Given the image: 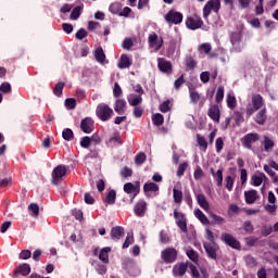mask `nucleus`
<instances>
[{"instance_id":"nucleus-5","label":"nucleus","mask_w":278,"mask_h":278,"mask_svg":"<svg viewBox=\"0 0 278 278\" xmlns=\"http://www.w3.org/2000/svg\"><path fill=\"white\" fill-rule=\"evenodd\" d=\"M213 12L218 14L220 12V0H208L203 8V18H207Z\"/></svg>"},{"instance_id":"nucleus-28","label":"nucleus","mask_w":278,"mask_h":278,"mask_svg":"<svg viewBox=\"0 0 278 278\" xmlns=\"http://www.w3.org/2000/svg\"><path fill=\"white\" fill-rule=\"evenodd\" d=\"M197 201H198L200 207H202V210H204L205 212H207V210H210V202H207V198H205V194L199 193L197 195Z\"/></svg>"},{"instance_id":"nucleus-18","label":"nucleus","mask_w":278,"mask_h":278,"mask_svg":"<svg viewBox=\"0 0 278 278\" xmlns=\"http://www.w3.org/2000/svg\"><path fill=\"white\" fill-rule=\"evenodd\" d=\"M134 212L139 218H142L147 214V201L143 199L139 200L135 204Z\"/></svg>"},{"instance_id":"nucleus-43","label":"nucleus","mask_w":278,"mask_h":278,"mask_svg":"<svg viewBox=\"0 0 278 278\" xmlns=\"http://www.w3.org/2000/svg\"><path fill=\"white\" fill-rule=\"evenodd\" d=\"M185 64L187 68H189L190 71H194V68H197V60H194V58L190 55L186 56Z\"/></svg>"},{"instance_id":"nucleus-55","label":"nucleus","mask_w":278,"mask_h":278,"mask_svg":"<svg viewBox=\"0 0 278 278\" xmlns=\"http://www.w3.org/2000/svg\"><path fill=\"white\" fill-rule=\"evenodd\" d=\"M160 112L166 114V112H170V100H166L159 106Z\"/></svg>"},{"instance_id":"nucleus-3","label":"nucleus","mask_w":278,"mask_h":278,"mask_svg":"<svg viewBox=\"0 0 278 278\" xmlns=\"http://www.w3.org/2000/svg\"><path fill=\"white\" fill-rule=\"evenodd\" d=\"M66 173H67V169L65 165H58L56 167H54V169L52 170L51 184L53 186H60L64 177H66Z\"/></svg>"},{"instance_id":"nucleus-17","label":"nucleus","mask_w":278,"mask_h":278,"mask_svg":"<svg viewBox=\"0 0 278 278\" xmlns=\"http://www.w3.org/2000/svg\"><path fill=\"white\" fill-rule=\"evenodd\" d=\"M207 116L211 121H214V123H220V106H218V104L211 105L207 111Z\"/></svg>"},{"instance_id":"nucleus-57","label":"nucleus","mask_w":278,"mask_h":278,"mask_svg":"<svg viewBox=\"0 0 278 278\" xmlns=\"http://www.w3.org/2000/svg\"><path fill=\"white\" fill-rule=\"evenodd\" d=\"M0 92L9 94V92H12V85H10V83H2L0 85Z\"/></svg>"},{"instance_id":"nucleus-31","label":"nucleus","mask_w":278,"mask_h":278,"mask_svg":"<svg viewBox=\"0 0 278 278\" xmlns=\"http://www.w3.org/2000/svg\"><path fill=\"white\" fill-rule=\"evenodd\" d=\"M199 53H204V55H208L210 58H213L214 54H212V45L211 43H201L198 48Z\"/></svg>"},{"instance_id":"nucleus-22","label":"nucleus","mask_w":278,"mask_h":278,"mask_svg":"<svg viewBox=\"0 0 278 278\" xmlns=\"http://www.w3.org/2000/svg\"><path fill=\"white\" fill-rule=\"evenodd\" d=\"M124 236H125V228L121 226H116L111 229L112 240H121Z\"/></svg>"},{"instance_id":"nucleus-12","label":"nucleus","mask_w":278,"mask_h":278,"mask_svg":"<svg viewBox=\"0 0 278 278\" xmlns=\"http://www.w3.org/2000/svg\"><path fill=\"white\" fill-rule=\"evenodd\" d=\"M220 240L231 249H240V241H238L233 235L224 232L220 236Z\"/></svg>"},{"instance_id":"nucleus-33","label":"nucleus","mask_w":278,"mask_h":278,"mask_svg":"<svg viewBox=\"0 0 278 278\" xmlns=\"http://www.w3.org/2000/svg\"><path fill=\"white\" fill-rule=\"evenodd\" d=\"M211 175H213L217 186L223 187V169L215 172L214 168H211Z\"/></svg>"},{"instance_id":"nucleus-62","label":"nucleus","mask_w":278,"mask_h":278,"mask_svg":"<svg viewBox=\"0 0 278 278\" xmlns=\"http://www.w3.org/2000/svg\"><path fill=\"white\" fill-rule=\"evenodd\" d=\"M188 169V163H182L178 166L177 169V177H184V173Z\"/></svg>"},{"instance_id":"nucleus-39","label":"nucleus","mask_w":278,"mask_h":278,"mask_svg":"<svg viewBox=\"0 0 278 278\" xmlns=\"http://www.w3.org/2000/svg\"><path fill=\"white\" fill-rule=\"evenodd\" d=\"M62 138L65 139L67 142H71V140H74L75 134L73 132V129H71V128L63 129Z\"/></svg>"},{"instance_id":"nucleus-38","label":"nucleus","mask_w":278,"mask_h":278,"mask_svg":"<svg viewBox=\"0 0 278 278\" xmlns=\"http://www.w3.org/2000/svg\"><path fill=\"white\" fill-rule=\"evenodd\" d=\"M173 198L175 203H177L178 205H181V201H184V192L179 189L174 188Z\"/></svg>"},{"instance_id":"nucleus-30","label":"nucleus","mask_w":278,"mask_h":278,"mask_svg":"<svg viewBox=\"0 0 278 278\" xmlns=\"http://www.w3.org/2000/svg\"><path fill=\"white\" fill-rule=\"evenodd\" d=\"M194 216L195 218H198V220H200L202 225H210V219L207 218L205 213H203V211H201L200 208H197L194 211Z\"/></svg>"},{"instance_id":"nucleus-27","label":"nucleus","mask_w":278,"mask_h":278,"mask_svg":"<svg viewBox=\"0 0 278 278\" xmlns=\"http://www.w3.org/2000/svg\"><path fill=\"white\" fill-rule=\"evenodd\" d=\"M157 66L160 71H173V64L164 58L157 60Z\"/></svg>"},{"instance_id":"nucleus-32","label":"nucleus","mask_w":278,"mask_h":278,"mask_svg":"<svg viewBox=\"0 0 278 278\" xmlns=\"http://www.w3.org/2000/svg\"><path fill=\"white\" fill-rule=\"evenodd\" d=\"M143 192L148 194V192H160V186L155 182H146L143 185Z\"/></svg>"},{"instance_id":"nucleus-2","label":"nucleus","mask_w":278,"mask_h":278,"mask_svg":"<svg viewBox=\"0 0 278 278\" xmlns=\"http://www.w3.org/2000/svg\"><path fill=\"white\" fill-rule=\"evenodd\" d=\"M96 115L102 121V123H106V121H110V118L114 116V110H112L110 105L101 103L96 109Z\"/></svg>"},{"instance_id":"nucleus-64","label":"nucleus","mask_w":278,"mask_h":278,"mask_svg":"<svg viewBox=\"0 0 278 278\" xmlns=\"http://www.w3.org/2000/svg\"><path fill=\"white\" fill-rule=\"evenodd\" d=\"M197 138H198L199 147H202L204 151H207V141L204 139V137H202L201 135H198Z\"/></svg>"},{"instance_id":"nucleus-59","label":"nucleus","mask_w":278,"mask_h":278,"mask_svg":"<svg viewBox=\"0 0 278 278\" xmlns=\"http://www.w3.org/2000/svg\"><path fill=\"white\" fill-rule=\"evenodd\" d=\"M253 224H251V220H247L243 223V230L245 233H253L254 231Z\"/></svg>"},{"instance_id":"nucleus-56","label":"nucleus","mask_w":278,"mask_h":278,"mask_svg":"<svg viewBox=\"0 0 278 278\" xmlns=\"http://www.w3.org/2000/svg\"><path fill=\"white\" fill-rule=\"evenodd\" d=\"M90 144H92V139H90V137L85 136V137L81 138L80 147L83 149H88L90 147Z\"/></svg>"},{"instance_id":"nucleus-50","label":"nucleus","mask_w":278,"mask_h":278,"mask_svg":"<svg viewBox=\"0 0 278 278\" xmlns=\"http://www.w3.org/2000/svg\"><path fill=\"white\" fill-rule=\"evenodd\" d=\"M134 242V232H128L122 249H129V245Z\"/></svg>"},{"instance_id":"nucleus-46","label":"nucleus","mask_w":278,"mask_h":278,"mask_svg":"<svg viewBox=\"0 0 278 278\" xmlns=\"http://www.w3.org/2000/svg\"><path fill=\"white\" fill-rule=\"evenodd\" d=\"M128 103L132 108H137L138 105H140V103H142V96H135L134 99L128 98Z\"/></svg>"},{"instance_id":"nucleus-48","label":"nucleus","mask_w":278,"mask_h":278,"mask_svg":"<svg viewBox=\"0 0 278 278\" xmlns=\"http://www.w3.org/2000/svg\"><path fill=\"white\" fill-rule=\"evenodd\" d=\"M84 38H88V30L85 29V28H80L75 34V39L76 40H84Z\"/></svg>"},{"instance_id":"nucleus-9","label":"nucleus","mask_w":278,"mask_h":278,"mask_svg":"<svg viewBox=\"0 0 278 278\" xmlns=\"http://www.w3.org/2000/svg\"><path fill=\"white\" fill-rule=\"evenodd\" d=\"M124 192H126V194H132L130 203H134V199H136L137 195L140 194V181H135V184L126 182L124 185Z\"/></svg>"},{"instance_id":"nucleus-60","label":"nucleus","mask_w":278,"mask_h":278,"mask_svg":"<svg viewBox=\"0 0 278 278\" xmlns=\"http://www.w3.org/2000/svg\"><path fill=\"white\" fill-rule=\"evenodd\" d=\"M28 210L29 212H33V216H38V214H40V206L36 203H30Z\"/></svg>"},{"instance_id":"nucleus-49","label":"nucleus","mask_w":278,"mask_h":278,"mask_svg":"<svg viewBox=\"0 0 278 278\" xmlns=\"http://www.w3.org/2000/svg\"><path fill=\"white\" fill-rule=\"evenodd\" d=\"M64 86H66V84L64 83H58L53 89V93L55 94V97H61L62 92L64 90Z\"/></svg>"},{"instance_id":"nucleus-19","label":"nucleus","mask_w":278,"mask_h":278,"mask_svg":"<svg viewBox=\"0 0 278 278\" xmlns=\"http://www.w3.org/2000/svg\"><path fill=\"white\" fill-rule=\"evenodd\" d=\"M188 271V263H179L174 265L173 267V275L174 277H184V275H186V273Z\"/></svg>"},{"instance_id":"nucleus-23","label":"nucleus","mask_w":278,"mask_h":278,"mask_svg":"<svg viewBox=\"0 0 278 278\" xmlns=\"http://www.w3.org/2000/svg\"><path fill=\"white\" fill-rule=\"evenodd\" d=\"M127 108V101L124 99H117L115 101L114 111L116 114H125V109Z\"/></svg>"},{"instance_id":"nucleus-40","label":"nucleus","mask_w":278,"mask_h":278,"mask_svg":"<svg viewBox=\"0 0 278 278\" xmlns=\"http://www.w3.org/2000/svg\"><path fill=\"white\" fill-rule=\"evenodd\" d=\"M152 123L155 125V127H161V125H164V115L161 113H156L152 116Z\"/></svg>"},{"instance_id":"nucleus-51","label":"nucleus","mask_w":278,"mask_h":278,"mask_svg":"<svg viewBox=\"0 0 278 278\" xmlns=\"http://www.w3.org/2000/svg\"><path fill=\"white\" fill-rule=\"evenodd\" d=\"M65 108H67V110H75V108H77V100L74 98H67L65 100Z\"/></svg>"},{"instance_id":"nucleus-21","label":"nucleus","mask_w":278,"mask_h":278,"mask_svg":"<svg viewBox=\"0 0 278 278\" xmlns=\"http://www.w3.org/2000/svg\"><path fill=\"white\" fill-rule=\"evenodd\" d=\"M254 121L257 125H266V121H268V115L266 114V108H263L261 111L256 113Z\"/></svg>"},{"instance_id":"nucleus-63","label":"nucleus","mask_w":278,"mask_h":278,"mask_svg":"<svg viewBox=\"0 0 278 278\" xmlns=\"http://www.w3.org/2000/svg\"><path fill=\"white\" fill-rule=\"evenodd\" d=\"M184 84H186V79H184V75H181L179 78H177L174 81L175 90H179V88H181L184 86Z\"/></svg>"},{"instance_id":"nucleus-13","label":"nucleus","mask_w":278,"mask_h":278,"mask_svg":"<svg viewBox=\"0 0 278 278\" xmlns=\"http://www.w3.org/2000/svg\"><path fill=\"white\" fill-rule=\"evenodd\" d=\"M205 253L208 257V260H217L218 257V244L216 243H210V242H204L203 243Z\"/></svg>"},{"instance_id":"nucleus-6","label":"nucleus","mask_w":278,"mask_h":278,"mask_svg":"<svg viewBox=\"0 0 278 278\" xmlns=\"http://www.w3.org/2000/svg\"><path fill=\"white\" fill-rule=\"evenodd\" d=\"M186 27L187 29H191V31H197V29H201L203 27V20L197 14L188 16L186 18Z\"/></svg>"},{"instance_id":"nucleus-29","label":"nucleus","mask_w":278,"mask_h":278,"mask_svg":"<svg viewBox=\"0 0 278 278\" xmlns=\"http://www.w3.org/2000/svg\"><path fill=\"white\" fill-rule=\"evenodd\" d=\"M94 59L97 60V62H99L100 64H105V52L103 51L102 47H98L94 50Z\"/></svg>"},{"instance_id":"nucleus-16","label":"nucleus","mask_w":278,"mask_h":278,"mask_svg":"<svg viewBox=\"0 0 278 278\" xmlns=\"http://www.w3.org/2000/svg\"><path fill=\"white\" fill-rule=\"evenodd\" d=\"M31 273V266L27 263L20 264L17 268L13 271V278H17L18 275L22 277H27Z\"/></svg>"},{"instance_id":"nucleus-24","label":"nucleus","mask_w":278,"mask_h":278,"mask_svg":"<svg viewBox=\"0 0 278 278\" xmlns=\"http://www.w3.org/2000/svg\"><path fill=\"white\" fill-rule=\"evenodd\" d=\"M264 179H268L266 177V174L260 173V175L255 174L251 177L252 186H255L256 188L262 186L264 184Z\"/></svg>"},{"instance_id":"nucleus-42","label":"nucleus","mask_w":278,"mask_h":278,"mask_svg":"<svg viewBox=\"0 0 278 278\" xmlns=\"http://www.w3.org/2000/svg\"><path fill=\"white\" fill-rule=\"evenodd\" d=\"M263 144H264V150L266 152L273 151V147H275V141H273V139H269L268 136H264Z\"/></svg>"},{"instance_id":"nucleus-47","label":"nucleus","mask_w":278,"mask_h":278,"mask_svg":"<svg viewBox=\"0 0 278 278\" xmlns=\"http://www.w3.org/2000/svg\"><path fill=\"white\" fill-rule=\"evenodd\" d=\"M81 16V7H75L70 15L72 21H77Z\"/></svg>"},{"instance_id":"nucleus-4","label":"nucleus","mask_w":278,"mask_h":278,"mask_svg":"<svg viewBox=\"0 0 278 278\" xmlns=\"http://www.w3.org/2000/svg\"><path fill=\"white\" fill-rule=\"evenodd\" d=\"M177 249L166 248L161 252V260H163L165 264H175V262H177Z\"/></svg>"},{"instance_id":"nucleus-14","label":"nucleus","mask_w":278,"mask_h":278,"mask_svg":"<svg viewBox=\"0 0 278 278\" xmlns=\"http://www.w3.org/2000/svg\"><path fill=\"white\" fill-rule=\"evenodd\" d=\"M149 46L156 51H160V48L164 46V39L159 37L155 33H152L148 37Z\"/></svg>"},{"instance_id":"nucleus-20","label":"nucleus","mask_w":278,"mask_h":278,"mask_svg":"<svg viewBox=\"0 0 278 278\" xmlns=\"http://www.w3.org/2000/svg\"><path fill=\"white\" fill-rule=\"evenodd\" d=\"M258 198L260 195H257V190L244 191V199L248 205H253V203H255Z\"/></svg>"},{"instance_id":"nucleus-11","label":"nucleus","mask_w":278,"mask_h":278,"mask_svg":"<svg viewBox=\"0 0 278 278\" xmlns=\"http://www.w3.org/2000/svg\"><path fill=\"white\" fill-rule=\"evenodd\" d=\"M230 42L237 53L242 51V47H240V42H242V30H236L230 34Z\"/></svg>"},{"instance_id":"nucleus-34","label":"nucleus","mask_w":278,"mask_h":278,"mask_svg":"<svg viewBox=\"0 0 278 278\" xmlns=\"http://www.w3.org/2000/svg\"><path fill=\"white\" fill-rule=\"evenodd\" d=\"M226 103H227V108H229V110H236V108L238 105L236 96H233L232 93H227Z\"/></svg>"},{"instance_id":"nucleus-10","label":"nucleus","mask_w":278,"mask_h":278,"mask_svg":"<svg viewBox=\"0 0 278 278\" xmlns=\"http://www.w3.org/2000/svg\"><path fill=\"white\" fill-rule=\"evenodd\" d=\"M260 135L257 132H249L242 138V146L249 151H253L254 142H258Z\"/></svg>"},{"instance_id":"nucleus-26","label":"nucleus","mask_w":278,"mask_h":278,"mask_svg":"<svg viewBox=\"0 0 278 278\" xmlns=\"http://www.w3.org/2000/svg\"><path fill=\"white\" fill-rule=\"evenodd\" d=\"M118 68H129L131 66V59L127 54H122L117 64Z\"/></svg>"},{"instance_id":"nucleus-54","label":"nucleus","mask_w":278,"mask_h":278,"mask_svg":"<svg viewBox=\"0 0 278 278\" xmlns=\"http://www.w3.org/2000/svg\"><path fill=\"white\" fill-rule=\"evenodd\" d=\"M205 238L208 240L210 244H216V238H214V232L206 228L205 229Z\"/></svg>"},{"instance_id":"nucleus-53","label":"nucleus","mask_w":278,"mask_h":278,"mask_svg":"<svg viewBox=\"0 0 278 278\" xmlns=\"http://www.w3.org/2000/svg\"><path fill=\"white\" fill-rule=\"evenodd\" d=\"M160 241L162 244H168L170 242V237L168 236V232L165 230L160 231Z\"/></svg>"},{"instance_id":"nucleus-35","label":"nucleus","mask_w":278,"mask_h":278,"mask_svg":"<svg viewBox=\"0 0 278 278\" xmlns=\"http://www.w3.org/2000/svg\"><path fill=\"white\" fill-rule=\"evenodd\" d=\"M189 99H190L191 103L197 105V103H199V101H201V93H199V91H197L194 89H189Z\"/></svg>"},{"instance_id":"nucleus-15","label":"nucleus","mask_w":278,"mask_h":278,"mask_svg":"<svg viewBox=\"0 0 278 278\" xmlns=\"http://www.w3.org/2000/svg\"><path fill=\"white\" fill-rule=\"evenodd\" d=\"M80 129L84 134H92V131H94V121L92 117H85L81 119Z\"/></svg>"},{"instance_id":"nucleus-8","label":"nucleus","mask_w":278,"mask_h":278,"mask_svg":"<svg viewBox=\"0 0 278 278\" xmlns=\"http://www.w3.org/2000/svg\"><path fill=\"white\" fill-rule=\"evenodd\" d=\"M166 23L172 25H180L184 22V13L175 10H169L164 16Z\"/></svg>"},{"instance_id":"nucleus-61","label":"nucleus","mask_w":278,"mask_h":278,"mask_svg":"<svg viewBox=\"0 0 278 278\" xmlns=\"http://www.w3.org/2000/svg\"><path fill=\"white\" fill-rule=\"evenodd\" d=\"M205 173H203V169L201 166H198L193 173L194 179L198 181L199 179H203Z\"/></svg>"},{"instance_id":"nucleus-52","label":"nucleus","mask_w":278,"mask_h":278,"mask_svg":"<svg viewBox=\"0 0 278 278\" xmlns=\"http://www.w3.org/2000/svg\"><path fill=\"white\" fill-rule=\"evenodd\" d=\"M187 256L189 260H191V262H194V264L199 262V253L192 249L187 251Z\"/></svg>"},{"instance_id":"nucleus-36","label":"nucleus","mask_w":278,"mask_h":278,"mask_svg":"<svg viewBox=\"0 0 278 278\" xmlns=\"http://www.w3.org/2000/svg\"><path fill=\"white\" fill-rule=\"evenodd\" d=\"M121 10H123V4L121 2H113L109 7V12H111V14H116L117 16H119Z\"/></svg>"},{"instance_id":"nucleus-1","label":"nucleus","mask_w":278,"mask_h":278,"mask_svg":"<svg viewBox=\"0 0 278 278\" xmlns=\"http://www.w3.org/2000/svg\"><path fill=\"white\" fill-rule=\"evenodd\" d=\"M264 108V98L262 94H254L252 97V104H249L245 109L247 116H253L257 110Z\"/></svg>"},{"instance_id":"nucleus-58","label":"nucleus","mask_w":278,"mask_h":278,"mask_svg":"<svg viewBox=\"0 0 278 278\" xmlns=\"http://www.w3.org/2000/svg\"><path fill=\"white\" fill-rule=\"evenodd\" d=\"M225 181H226V188L228 189L229 192H231V190H233V184L236 179L231 176H227L225 178Z\"/></svg>"},{"instance_id":"nucleus-37","label":"nucleus","mask_w":278,"mask_h":278,"mask_svg":"<svg viewBox=\"0 0 278 278\" xmlns=\"http://www.w3.org/2000/svg\"><path fill=\"white\" fill-rule=\"evenodd\" d=\"M223 99H225V87L219 86L215 94V102L217 103V105L223 103Z\"/></svg>"},{"instance_id":"nucleus-45","label":"nucleus","mask_w":278,"mask_h":278,"mask_svg":"<svg viewBox=\"0 0 278 278\" xmlns=\"http://www.w3.org/2000/svg\"><path fill=\"white\" fill-rule=\"evenodd\" d=\"M210 217L213 219L210 222V225H223V223H225V218L216 215L215 213H211Z\"/></svg>"},{"instance_id":"nucleus-25","label":"nucleus","mask_w":278,"mask_h":278,"mask_svg":"<svg viewBox=\"0 0 278 278\" xmlns=\"http://www.w3.org/2000/svg\"><path fill=\"white\" fill-rule=\"evenodd\" d=\"M112 251V248L110 247H106V248H103L101 251H100V254H99V260L101 262H103V264H110V252Z\"/></svg>"},{"instance_id":"nucleus-7","label":"nucleus","mask_w":278,"mask_h":278,"mask_svg":"<svg viewBox=\"0 0 278 278\" xmlns=\"http://www.w3.org/2000/svg\"><path fill=\"white\" fill-rule=\"evenodd\" d=\"M174 218L176 220L177 227L180 229L182 233H188V219L186 218V214L174 210Z\"/></svg>"},{"instance_id":"nucleus-41","label":"nucleus","mask_w":278,"mask_h":278,"mask_svg":"<svg viewBox=\"0 0 278 278\" xmlns=\"http://www.w3.org/2000/svg\"><path fill=\"white\" fill-rule=\"evenodd\" d=\"M105 203L109 205H114L116 203V191L110 190L105 198Z\"/></svg>"},{"instance_id":"nucleus-44","label":"nucleus","mask_w":278,"mask_h":278,"mask_svg":"<svg viewBox=\"0 0 278 278\" xmlns=\"http://www.w3.org/2000/svg\"><path fill=\"white\" fill-rule=\"evenodd\" d=\"M146 162H147V154H144V152H140L136 154L135 164H137V166H142V164H144Z\"/></svg>"}]
</instances>
